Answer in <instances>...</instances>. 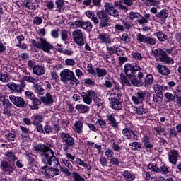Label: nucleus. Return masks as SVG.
Instances as JSON below:
<instances>
[{"instance_id": "1", "label": "nucleus", "mask_w": 181, "mask_h": 181, "mask_svg": "<svg viewBox=\"0 0 181 181\" xmlns=\"http://www.w3.org/2000/svg\"><path fill=\"white\" fill-rule=\"evenodd\" d=\"M34 151L37 153H40L42 163L45 165L42 166L43 170H47L49 166H52V162H54L55 165H60L57 158L54 156V152L45 144H37L34 146Z\"/></svg>"}, {"instance_id": "2", "label": "nucleus", "mask_w": 181, "mask_h": 181, "mask_svg": "<svg viewBox=\"0 0 181 181\" xmlns=\"http://www.w3.org/2000/svg\"><path fill=\"white\" fill-rule=\"evenodd\" d=\"M37 40L38 42H36L35 40H31L32 45L37 49H41V50L46 52V53H49L50 50L54 49L53 45L46 41L44 38H38Z\"/></svg>"}, {"instance_id": "3", "label": "nucleus", "mask_w": 181, "mask_h": 181, "mask_svg": "<svg viewBox=\"0 0 181 181\" xmlns=\"http://www.w3.org/2000/svg\"><path fill=\"white\" fill-rule=\"evenodd\" d=\"M145 98H147V100H149L151 98V93L148 90H141L132 96V101H133L135 105H139V104H144Z\"/></svg>"}, {"instance_id": "4", "label": "nucleus", "mask_w": 181, "mask_h": 181, "mask_svg": "<svg viewBox=\"0 0 181 181\" xmlns=\"http://www.w3.org/2000/svg\"><path fill=\"white\" fill-rule=\"evenodd\" d=\"M142 69L136 64H126L124 66V73L127 77L135 76L136 72L141 71Z\"/></svg>"}, {"instance_id": "5", "label": "nucleus", "mask_w": 181, "mask_h": 181, "mask_svg": "<svg viewBox=\"0 0 181 181\" xmlns=\"http://www.w3.org/2000/svg\"><path fill=\"white\" fill-rule=\"evenodd\" d=\"M72 36L75 43L78 46H84V33L80 29H77L72 33Z\"/></svg>"}, {"instance_id": "6", "label": "nucleus", "mask_w": 181, "mask_h": 181, "mask_svg": "<svg viewBox=\"0 0 181 181\" xmlns=\"http://www.w3.org/2000/svg\"><path fill=\"white\" fill-rule=\"evenodd\" d=\"M95 95H97V94L93 90L81 93V97L83 98V103H85V104H88V105L91 104V103L93 102V98L95 97Z\"/></svg>"}, {"instance_id": "7", "label": "nucleus", "mask_w": 181, "mask_h": 181, "mask_svg": "<svg viewBox=\"0 0 181 181\" xmlns=\"http://www.w3.org/2000/svg\"><path fill=\"white\" fill-rule=\"evenodd\" d=\"M97 16L100 21V27L105 28V26H107V23L110 22V18L108 17L107 12L103 11H98L97 12Z\"/></svg>"}, {"instance_id": "8", "label": "nucleus", "mask_w": 181, "mask_h": 181, "mask_svg": "<svg viewBox=\"0 0 181 181\" xmlns=\"http://www.w3.org/2000/svg\"><path fill=\"white\" fill-rule=\"evenodd\" d=\"M105 11L107 15H110V16H112L113 18H119V11L116 9L115 7H114L111 4L106 3L105 4Z\"/></svg>"}, {"instance_id": "9", "label": "nucleus", "mask_w": 181, "mask_h": 181, "mask_svg": "<svg viewBox=\"0 0 181 181\" xmlns=\"http://www.w3.org/2000/svg\"><path fill=\"white\" fill-rule=\"evenodd\" d=\"M25 86L26 84L23 81H21L19 84L14 83H9L7 84V87H8L10 90L15 91V93H21V91H23V88H25Z\"/></svg>"}, {"instance_id": "10", "label": "nucleus", "mask_w": 181, "mask_h": 181, "mask_svg": "<svg viewBox=\"0 0 181 181\" xmlns=\"http://www.w3.org/2000/svg\"><path fill=\"white\" fill-rule=\"evenodd\" d=\"M9 100L16 105V107H18V108H23L26 105V103H25V100L21 97H16L13 95H11L9 96Z\"/></svg>"}, {"instance_id": "11", "label": "nucleus", "mask_w": 181, "mask_h": 181, "mask_svg": "<svg viewBox=\"0 0 181 181\" xmlns=\"http://www.w3.org/2000/svg\"><path fill=\"white\" fill-rule=\"evenodd\" d=\"M74 72L70 71V69H64L60 73L61 81L63 83H67L71 80L74 76Z\"/></svg>"}, {"instance_id": "12", "label": "nucleus", "mask_w": 181, "mask_h": 181, "mask_svg": "<svg viewBox=\"0 0 181 181\" xmlns=\"http://www.w3.org/2000/svg\"><path fill=\"white\" fill-rule=\"evenodd\" d=\"M1 166L4 172H8V173H12L16 169L14 164H11L6 160H2L1 162Z\"/></svg>"}, {"instance_id": "13", "label": "nucleus", "mask_w": 181, "mask_h": 181, "mask_svg": "<svg viewBox=\"0 0 181 181\" xmlns=\"http://www.w3.org/2000/svg\"><path fill=\"white\" fill-rule=\"evenodd\" d=\"M122 134L124 136H127L128 139H137L136 131L131 130V129L125 128L122 130Z\"/></svg>"}, {"instance_id": "14", "label": "nucleus", "mask_w": 181, "mask_h": 181, "mask_svg": "<svg viewBox=\"0 0 181 181\" xmlns=\"http://www.w3.org/2000/svg\"><path fill=\"white\" fill-rule=\"evenodd\" d=\"M177 158H179V152L176 150H172L168 153V160L170 163L176 165L177 163Z\"/></svg>"}, {"instance_id": "15", "label": "nucleus", "mask_w": 181, "mask_h": 181, "mask_svg": "<svg viewBox=\"0 0 181 181\" xmlns=\"http://www.w3.org/2000/svg\"><path fill=\"white\" fill-rule=\"evenodd\" d=\"M61 138L62 141L66 144V145H68V146H73L74 144V139L72 138L71 136L69 134L62 133L61 134Z\"/></svg>"}, {"instance_id": "16", "label": "nucleus", "mask_w": 181, "mask_h": 181, "mask_svg": "<svg viewBox=\"0 0 181 181\" xmlns=\"http://www.w3.org/2000/svg\"><path fill=\"white\" fill-rule=\"evenodd\" d=\"M110 103V107L113 110H121L122 108V103L119 101V99H115V98H109Z\"/></svg>"}, {"instance_id": "17", "label": "nucleus", "mask_w": 181, "mask_h": 181, "mask_svg": "<svg viewBox=\"0 0 181 181\" xmlns=\"http://www.w3.org/2000/svg\"><path fill=\"white\" fill-rule=\"evenodd\" d=\"M4 109L3 114L4 115H7V117H11L12 115V112L11 111V108L12 107V103L8 100H5L3 102Z\"/></svg>"}, {"instance_id": "18", "label": "nucleus", "mask_w": 181, "mask_h": 181, "mask_svg": "<svg viewBox=\"0 0 181 181\" xmlns=\"http://www.w3.org/2000/svg\"><path fill=\"white\" fill-rule=\"evenodd\" d=\"M156 69H157L158 73L162 76H169V74H170V71H169V69L165 65L156 64Z\"/></svg>"}, {"instance_id": "19", "label": "nucleus", "mask_w": 181, "mask_h": 181, "mask_svg": "<svg viewBox=\"0 0 181 181\" xmlns=\"http://www.w3.org/2000/svg\"><path fill=\"white\" fill-rule=\"evenodd\" d=\"M75 25H76L78 28H82V29H85L86 30H91V29H93V25L90 22L77 21L75 22Z\"/></svg>"}, {"instance_id": "20", "label": "nucleus", "mask_w": 181, "mask_h": 181, "mask_svg": "<svg viewBox=\"0 0 181 181\" xmlns=\"http://www.w3.org/2000/svg\"><path fill=\"white\" fill-rule=\"evenodd\" d=\"M98 39L100 43H105V45L111 44V37L107 34L99 33L98 35Z\"/></svg>"}, {"instance_id": "21", "label": "nucleus", "mask_w": 181, "mask_h": 181, "mask_svg": "<svg viewBox=\"0 0 181 181\" xmlns=\"http://www.w3.org/2000/svg\"><path fill=\"white\" fill-rule=\"evenodd\" d=\"M169 16V11L166 9H163L156 14V17L160 19L161 22H165Z\"/></svg>"}, {"instance_id": "22", "label": "nucleus", "mask_w": 181, "mask_h": 181, "mask_svg": "<svg viewBox=\"0 0 181 181\" xmlns=\"http://www.w3.org/2000/svg\"><path fill=\"white\" fill-rule=\"evenodd\" d=\"M40 100L43 104H45V105H50V104H53V97L50 93H47L45 96H41Z\"/></svg>"}, {"instance_id": "23", "label": "nucleus", "mask_w": 181, "mask_h": 181, "mask_svg": "<svg viewBox=\"0 0 181 181\" xmlns=\"http://www.w3.org/2000/svg\"><path fill=\"white\" fill-rule=\"evenodd\" d=\"M129 78L132 84H133L134 87H141L144 84V83L141 81V79L136 78V76L135 75L130 76Z\"/></svg>"}, {"instance_id": "24", "label": "nucleus", "mask_w": 181, "mask_h": 181, "mask_svg": "<svg viewBox=\"0 0 181 181\" xmlns=\"http://www.w3.org/2000/svg\"><path fill=\"white\" fill-rule=\"evenodd\" d=\"M152 84H153V76L147 74L144 78V86L150 88Z\"/></svg>"}, {"instance_id": "25", "label": "nucleus", "mask_w": 181, "mask_h": 181, "mask_svg": "<svg viewBox=\"0 0 181 181\" xmlns=\"http://www.w3.org/2000/svg\"><path fill=\"white\" fill-rule=\"evenodd\" d=\"M6 157L7 160L9 162H15V160H18V157L15 155V153L12 151H6L4 153Z\"/></svg>"}, {"instance_id": "26", "label": "nucleus", "mask_w": 181, "mask_h": 181, "mask_svg": "<svg viewBox=\"0 0 181 181\" xmlns=\"http://www.w3.org/2000/svg\"><path fill=\"white\" fill-rule=\"evenodd\" d=\"M160 59L161 62H164V63H166L167 64H173V59H171L165 53V52H163L161 54V57H160Z\"/></svg>"}, {"instance_id": "27", "label": "nucleus", "mask_w": 181, "mask_h": 181, "mask_svg": "<svg viewBox=\"0 0 181 181\" xmlns=\"http://www.w3.org/2000/svg\"><path fill=\"white\" fill-rule=\"evenodd\" d=\"M83 123L81 121H78L74 123V131L76 132V134H81L83 132Z\"/></svg>"}, {"instance_id": "28", "label": "nucleus", "mask_w": 181, "mask_h": 181, "mask_svg": "<svg viewBox=\"0 0 181 181\" xmlns=\"http://www.w3.org/2000/svg\"><path fill=\"white\" fill-rule=\"evenodd\" d=\"M75 108L77 110L78 112H80L81 114H86V112H88L90 110V107L85 105H77Z\"/></svg>"}, {"instance_id": "29", "label": "nucleus", "mask_w": 181, "mask_h": 181, "mask_svg": "<svg viewBox=\"0 0 181 181\" xmlns=\"http://www.w3.org/2000/svg\"><path fill=\"white\" fill-rule=\"evenodd\" d=\"M33 88L38 95H43V94H45V89L40 83H35L33 85Z\"/></svg>"}, {"instance_id": "30", "label": "nucleus", "mask_w": 181, "mask_h": 181, "mask_svg": "<svg viewBox=\"0 0 181 181\" xmlns=\"http://www.w3.org/2000/svg\"><path fill=\"white\" fill-rule=\"evenodd\" d=\"M107 121L111 124L112 128H118V123H117L114 114L107 115Z\"/></svg>"}, {"instance_id": "31", "label": "nucleus", "mask_w": 181, "mask_h": 181, "mask_svg": "<svg viewBox=\"0 0 181 181\" xmlns=\"http://www.w3.org/2000/svg\"><path fill=\"white\" fill-rule=\"evenodd\" d=\"M95 71V76H98L99 78L105 77V75L108 73L107 69L104 68H96Z\"/></svg>"}, {"instance_id": "32", "label": "nucleus", "mask_w": 181, "mask_h": 181, "mask_svg": "<svg viewBox=\"0 0 181 181\" xmlns=\"http://www.w3.org/2000/svg\"><path fill=\"white\" fill-rule=\"evenodd\" d=\"M34 74L37 76H42V74H45V69L42 66H35L33 68Z\"/></svg>"}, {"instance_id": "33", "label": "nucleus", "mask_w": 181, "mask_h": 181, "mask_svg": "<svg viewBox=\"0 0 181 181\" xmlns=\"http://www.w3.org/2000/svg\"><path fill=\"white\" fill-rule=\"evenodd\" d=\"M31 101H33V110H39V105L42 104V100L35 96L32 98Z\"/></svg>"}, {"instance_id": "34", "label": "nucleus", "mask_w": 181, "mask_h": 181, "mask_svg": "<svg viewBox=\"0 0 181 181\" xmlns=\"http://www.w3.org/2000/svg\"><path fill=\"white\" fill-rule=\"evenodd\" d=\"M156 35L160 42H166V40H168V35L162 31L157 32Z\"/></svg>"}, {"instance_id": "35", "label": "nucleus", "mask_w": 181, "mask_h": 181, "mask_svg": "<svg viewBox=\"0 0 181 181\" xmlns=\"http://www.w3.org/2000/svg\"><path fill=\"white\" fill-rule=\"evenodd\" d=\"M110 98H115V100H121L122 93H120L119 90L115 89L113 92L110 93Z\"/></svg>"}, {"instance_id": "36", "label": "nucleus", "mask_w": 181, "mask_h": 181, "mask_svg": "<svg viewBox=\"0 0 181 181\" xmlns=\"http://www.w3.org/2000/svg\"><path fill=\"white\" fill-rule=\"evenodd\" d=\"M32 119L34 125H39L43 121V117L40 115H35L32 117Z\"/></svg>"}, {"instance_id": "37", "label": "nucleus", "mask_w": 181, "mask_h": 181, "mask_svg": "<svg viewBox=\"0 0 181 181\" xmlns=\"http://www.w3.org/2000/svg\"><path fill=\"white\" fill-rule=\"evenodd\" d=\"M122 176H124V177L126 179H129V181H132L134 179H135V175L128 170L124 171L122 173Z\"/></svg>"}, {"instance_id": "38", "label": "nucleus", "mask_w": 181, "mask_h": 181, "mask_svg": "<svg viewBox=\"0 0 181 181\" xmlns=\"http://www.w3.org/2000/svg\"><path fill=\"white\" fill-rule=\"evenodd\" d=\"M106 49L110 56H112V54H114V53H116V54L119 55L118 47L117 45H115L114 47H107Z\"/></svg>"}, {"instance_id": "39", "label": "nucleus", "mask_w": 181, "mask_h": 181, "mask_svg": "<svg viewBox=\"0 0 181 181\" xmlns=\"http://www.w3.org/2000/svg\"><path fill=\"white\" fill-rule=\"evenodd\" d=\"M0 81L2 83H8L9 81V75L8 74H4L0 70Z\"/></svg>"}, {"instance_id": "40", "label": "nucleus", "mask_w": 181, "mask_h": 181, "mask_svg": "<svg viewBox=\"0 0 181 181\" xmlns=\"http://www.w3.org/2000/svg\"><path fill=\"white\" fill-rule=\"evenodd\" d=\"M136 36V40L138 42H140L141 43H146V40L148 39L146 35L138 33Z\"/></svg>"}, {"instance_id": "41", "label": "nucleus", "mask_w": 181, "mask_h": 181, "mask_svg": "<svg viewBox=\"0 0 181 181\" xmlns=\"http://www.w3.org/2000/svg\"><path fill=\"white\" fill-rule=\"evenodd\" d=\"M23 80H25V81H28V83H32L33 84H34V86L38 81L37 79H35L33 76H23Z\"/></svg>"}, {"instance_id": "42", "label": "nucleus", "mask_w": 181, "mask_h": 181, "mask_svg": "<svg viewBox=\"0 0 181 181\" xmlns=\"http://www.w3.org/2000/svg\"><path fill=\"white\" fill-rule=\"evenodd\" d=\"M110 142H112V149L115 151V152H119V151H121V147L115 142V141H114V139H111Z\"/></svg>"}, {"instance_id": "43", "label": "nucleus", "mask_w": 181, "mask_h": 181, "mask_svg": "<svg viewBox=\"0 0 181 181\" xmlns=\"http://www.w3.org/2000/svg\"><path fill=\"white\" fill-rule=\"evenodd\" d=\"M142 18V16L139 14V13H135L134 11H132L129 13L128 18H129L130 21H134L135 18Z\"/></svg>"}, {"instance_id": "44", "label": "nucleus", "mask_w": 181, "mask_h": 181, "mask_svg": "<svg viewBox=\"0 0 181 181\" xmlns=\"http://www.w3.org/2000/svg\"><path fill=\"white\" fill-rule=\"evenodd\" d=\"M120 80H121L122 84H123V86H127V87H131V82H129V80H128V78H127V77L121 75Z\"/></svg>"}, {"instance_id": "45", "label": "nucleus", "mask_w": 181, "mask_h": 181, "mask_svg": "<svg viewBox=\"0 0 181 181\" xmlns=\"http://www.w3.org/2000/svg\"><path fill=\"white\" fill-rule=\"evenodd\" d=\"M60 35L62 40H63V42H66V40L69 39V31H67L66 30H62L60 33Z\"/></svg>"}, {"instance_id": "46", "label": "nucleus", "mask_w": 181, "mask_h": 181, "mask_svg": "<svg viewBox=\"0 0 181 181\" xmlns=\"http://www.w3.org/2000/svg\"><path fill=\"white\" fill-rule=\"evenodd\" d=\"M120 40L122 42H125L126 43L131 42V37L127 33H123V35L120 37Z\"/></svg>"}, {"instance_id": "47", "label": "nucleus", "mask_w": 181, "mask_h": 181, "mask_svg": "<svg viewBox=\"0 0 181 181\" xmlns=\"http://www.w3.org/2000/svg\"><path fill=\"white\" fill-rule=\"evenodd\" d=\"M154 129L158 135H164V136H166L167 134H166V130H165V129L160 127H156Z\"/></svg>"}, {"instance_id": "48", "label": "nucleus", "mask_w": 181, "mask_h": 181, "mask_svg": "<svg viewBox=\"0 0 181 181\" xmlns=\"http://www.w3.org/2000/svg\"><path fill=\"white\" fill-rule=\"evenodd\" d=\"M55 5L58 11H62L64 6V0H56Z\"/></svg>"}, {"instance_id": "49", "label": "nucleus", "mask_w": 181, "mask_h": 181, "mask_svg": "<svg viewBox=\"0 0 181 181\" xmlns=\"http://www.w3.org/2000/svg\"><path fill=\"white\" fill-rule=\"evenodd\" d=\"M132 108L134 111H136V114H138L139 115H141L144 114V112H145V109H144V107L132 106Z\"/></svg>"}, {"instance_id": "50", "label": "nucleus", "mask_w": 181, "mask_h": 181, "mask_svg": "<svg viewBox=\"0 0 181 181\" xmlns=\"http://www.w3.org/2000/svg\"><path fill=\"white\" fill-rule=\"evenodd\" d=\"M148 169H150V170H153V172H157V173L160 172V168H158L157 165L149 164Z\"/></svg>"}, {"instance_id": "51", "label": "nucleus", "mask_w": 181, "mask_h": 181, "mask_svg": "<svg viewBox=\"0 0 181 181\" xmlns=\"http://www.w3.org/2000/svg\"><path fill=\"white\" fill-rule=\"evenodd\" d=\"M146 43V45H150V46H155L156 45V40L151 37H147Z\"/></svg>"}, {"instance_id": "52", "label": "nucleus", "mask_w": 181, "mask_h": 181, "mask_svg": "<svg viewBox=\"0 0 181 181\" xmlns=\"http://www.w3.org/2000/svg\"><path fill=\"white\" fill-rule=\"evenodd\" d=\"M165 98H167L168 101H175L176 100V96L170 93H166L165 94Z\"/></svg>"}, {"instance_id": "53", "label": "nucleus", "mask_w": 181, "mask_h": 181, "mask_svg": "<svg viewBox=\"0 0 181 181\" xmlns=\"http://www.w3.org/2000/svg\"><path fill=\"white\" fill-rule=\"evenodd\" d=\"M129 146H132V149L133 151H138V149H141V144L138 142H133L129 144Z\"/></svg>"}, {"instance_id": "54", "label": "nucleus", "mask_w": 181, "mask_h": 181, "mask_svg": "<svg viewBox=\"0 0 181 181\" xmlns=\"http://www.w3.org/2000/svg\"><path fill=\"white\" fill-rule=\"evenodd\" d=\"M87 71L92 76H95L96 71L93 69V64H88L87 66Z\"/></svg>"}, {"instance_id": "55", "label": "nucleus", "mask_w": 181, "mask_h": 181, "mask_svg": "<svg viewBox=\"0 0 181 181\" xmlns=\"http://www.w3.org/2000/svg\"><path fill=\"white\" fill-rule=\"evenodd\" d=\"M50 165H48V169L47 170H44L46 172H49V173H52V172L54 173V176H57L59 175V169L53 168H49Z\"/></svg>"}, {"instance_id": "56", "label": "nucleus", "mask_w": 181, "mask_h": 181, "mask_svg": "<svg viewBox=\"0 0 181 181\" xmlns=\"http://www.w3.org/2000/svg\"><path fill=\"white\" fill-rule=\"evenodd\" d=\"M96 124L100 128H107V122L103 119H98L96 122Z\"/></svg>"}, {"instance_id": "57", "label": "nucleus", "mask_w": 181, "mask_h": 181, "mask_svg": "<svg viewBox=\"0 0 181 181\" xmlns=\"http://www.w3.org/2000/svg\"><path fill=\"white\" fill-rule=\"evenodd\" d=\"M100 163L103 168H105V166L108 165V161L107 160V158L105 156L100 157Z\"/></svg>"}, {"instance_id": "58", "label": "nucleus", "mask_w": 181, "mask_h": 181, "mask_svg": "<svg viewBox=\"0 0 181 181\" xmlns=\"http://www.w3.org/2000/svg\"><path fill=\"white\" fill-rule=\"evenodd\" d=\"M106 88H111L112 87V78L109 77V80H106L103 84Z\"/></svg>"}, {"instance_id": "59", "label": "nucleus", "mask_w": 181, "mask_h": 181, "mask_svg": "<svg viewBox=\"0 0 181 181\" xmlns=\"http://www.w3.org/2000/svg\"><path fill=\"white\" fill-rule=\"evenodd\" d=\"M105 155L106 158H112L114 157V151H112V150H111L110 148H107L105 151Z\"/></svg>"}, {"instance_id": "60", "label": "nucleus", "mask_w": 181, "mask_h": 181, "mask_svg": "<svg viewBox=\"0 0 181 181\" xmlns=\"http://www.w3.org/2000/svg\"><path fill=\"white\" fill-rule=\"evenodd\" d=\"M69 81L71 86H77L78 83H80V81H78V79L76 78V75H74V76L72 77V78L69 80Z\"/></svg>"}, {"instance_id": "61", "label": "nucleus", "mask_w": 181, "mask_h": 181, "mask_svg": "<svg viewBox=\"0 0 181 181\" xmlns=\"http://www.w3.org/2000/svg\"><path fill=\"white\" fill-rule=\"evenodd\" d=\"M62 162L64 165H65V166H66L68 169H69V170H71V169H73V165H71V163H70L69 160H66V158H63Z\"/></svg>"}, {"instance_id": "62", "label": "nucleus", "mask_w": 181, "mask_h": 181, "mask_svg": "<svg viewBox=\"0 0 181 181\" xmlns=\"http://www.w3.org/2000/svg\"><path fill=\"white\" fill-rule=\"evenodd\" d=\"M73 177L75 181H86L81 175L77 173H73Z\"/></svg>"}, {"instance_id": "63", "label": "nucleus", "mask_w": 181, "mask_h": 181, "mask_svg": "<svg viewBox=\"0 0 181 181\" xmlns=\"http://www.w3.org/2000/svg\"><path fill=\"white\" fill-rule=\"evenodd\" d=\"M33 23L35 25H42V23H43V20L42 19V18L37 16L34 18V20L33 21Z\"/></svg>"}, {"instance_id": "64", "label": "nucleus", "mask_w": 181, "mask_h": 181, "mask_svg": "<svg viewBox=\"0 0 181 181\" xmlns=\"http://www.w3.org/2000/svg\"><path fill=\"white\" fill-rule=\"evenodd\" d=\"M110 163H112V165L118 166V165H119V159H118V158L113 157L110 159Z\"/></svg>"}]
</instances>
